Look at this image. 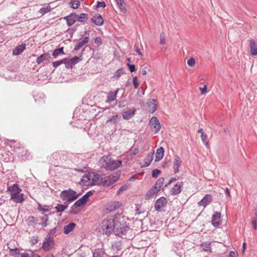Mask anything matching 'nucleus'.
<instances>
[{
	"label": "nucleus",
	"mask_w": 257,
	"mask_h": 257,
	"mask_svg": "<svg viewBox=\"0 0 257 257\" xmlns=\"http://www.w3.org/2000/svg\"><path fill=\"white\" fill-rule=\"evenodd\" d=\"M114 233L117 236H122L129 229L125 218L120 214H115L114 216Z\"/></svg>",
	"instance_id": "nucleus-1"
},
{
	"label": "nucleus",
	"mask_w": 257,
	"mask_h": 257,
	"mask_svg": "<svg viewBox=\"0 0 257 257\" xmlns=\"http://www.w3.org/2000/svg\"><path fill=\"white\" fill-rule=\"evenodd\" d=\"M8 190L10 192L11 199L15 203H22L25 201V195L21 193L22 189L18 184L9 187Z\"/></svg>",
	"instance_id": "nucleus-2"
},
{
	"label": "nucleus",
	"mask_w": 257,
	"mask_h": 257,
	"mask_svg": "<svg viewBox=\"0 0 257 257\" xmlns=\"http://www.w3.org/2000/svg\"><path fill=\"white\" fill-rule=\"evenodd\" d=\"M99 163L106 170H114L121 165V161L112 159L109 156H104L100 159Z\"/></svg>",
	"instance_id": "nucleus-3"
},
{
	"label": "nucleus",
	"mask_w": 257,
	"mask_h": 257,
	"mask_svg": "<svg viewBox=\"0 0 257 257\" xmlns=\"http://www.w3.org/2000/svg\"><path fill=\"white\" fill-rule=\"evenodd\" d=\"M115 224L113 218L104 219L101 224L100 232L102 234H108L114 231Z\"/></svg>",
	"instance_id": "nucleus-4"
},
{
	"label": "nucleus",
	"mask_w": 257,
	"mask_h": 257,
	"mask_svg": "<svg viewBox=\"0 0 257 257\" xmlns=\"http://www.w3.org/2000/svg\"><path fill=\"white\" fill-rule=\"evenodd\" d=\"M80 195V194L77 193L73 190L69 189L62 191L60 195V197L63 201L72 202L75 200Z\"/></svg>",
	"instance_id": "nucleus-5"
},
{
	"label": "nucleus",
	"mask_w": 257,
	"mask_h": 257,
	"mask_svg": "<svg viewBox=\"0 0 257 257\" xmlns=\"http://www.w3.org/2000/svg\"><path fill=\"white\" fill-rule=\"evenodd\" d=\"M164 178L161 177L157 180L154 186L150 189L147 193V196L152 195L157 193L161 189L164 182Z\"/></svg>",
	"instance_id": "nucleus-6"
},
{
	"label": "nucleus",
	"mask_w": 257,
	"mask_h": 257,
	"mask_svg": "<svg viewBox=\"0 0 257 257\" xmlns=\"http://www.w3.org/2000/svg\"><path fill=\"white\" fill-rule=\"evenodd\" d=\"M118 179V176L116 175H110L109 176H102L101 184L103 186H108L116 182Z\"/></svg>",
	"instance_id": "nucleus-7"
},
{
	"label": "nucleus",
	"mask_w": 257,
	"mask_h": 257,
	"mask_svg": "<svg viewBox=\"0 0 257 257\" xmlns=\"http://www.w3.org/2000/svg\"><path fill=\"white\" fill-rule=\"evenodd\" d=\"M167 204V200L164 197H161L157 199L155 202V208L158 211H161L166 207Z\"/></svg>",
	"instance_id": "nucleus-8"
},
{
	"label": "nucleus",
	"mask_w": 257,
	"mask_h": 257,
	"mask_svg": "<svg viewBox=\"0 0 257 257\" xmlns=\"http://www.w3.org/2000/svg\"><path fill=\"white\" fill-rule=\"evenodd\" d=\"M149 124L151 125L152 131L155 133H157L160 131L161 125L158 119L156 117H152L150 121Z\"/></svg>",
	"instance_id": "nucleus-9"
},
{
	"label": "nucleus",
	"mask_w": 257,
	"mask_h": 257,
	"mask_svg": "<svg viewBox=\"0 0 257 257\" xmlns=\"http://www.w3.org/2000/svg\"><path fill=\"white\" fill-rule=\"evenodd\" d=\"M54 246V240L49 237L46 238L43 243L42 248L45 251H48L51 249Z\"/></svg>",
	"instance_id": "nucleus-10"
},
{
	"label": "nucleus",
	"mask_w": 257,
	"mask_h": 257,
	"mask_svg": "<svg viewBox=\"0 0 257 257\" xmlns=\"http://www.w3.org/2000/svg\"><path fill=\"white\" fill-rule=\"evenodd\" d=\"M221 223V213L216 212L212 216L211 223L214 227H218Z\"/></svg>",
	"instance_id": "nucleus-11"
},
{
	"label": "nucleus",
	"mask_w": 257,
	"mask_h": 257,
	"mask_svg": "<svg viewBox=\"0 0 257 257\" xmlns=\"http://www.w3.org/2000/svg\"><path fill=\"white\" fill-rule=\"evenodd\" d=\"M122 205L120 202L114 201L107 204L106 210L112 212L119 208Z\"/></svg>",
	"instance_id": "nucleus-12"
},
{
	"label": "nucleus",
	"mask_w": 257,
	"mask_h": 257,
	"mask_svg": "<svg viewBox=\"0 0 257 257\" xmlns=\"http://www.w3.org/2000/svg\"><path fill=\"white\" fill-rule=\"evenodd\" d=\"M212 201V196L210 194H207L198 202V204L199 206H202L205 208L208 204L211 202Z\"/></svg>",
	"instance_id": "nucleus-13"
},
{
	"label": "nucleus",
	"mask_w": 257,
	"mask_h": 257,
	"mask_svg": "<svg viewBox=\"0 0 257 257\" xmlns=\"http://www.w3.org/2000/svg\"><path fill=\"white\" fill-rule=\"evenodd\" d=\"M91 176H93V173H88V174L84 175L81 180L82 184L84 186L92 185L91 183V178L92 177Z\"/></svg>",
	"instance_id": "nucleus-14"
},
{
	"label": "nucleus",
	"mask_w": 257,
	"mask_h": 257,
	"mask_svg": "<svg viewBox=\"0 0 257 257\" xmlns=\"http://www.w3.org/2000/svg\"><path fill=\"white\" fill-rule=\"evenodd\" d=\"M183 186V183L182 182L177 183L170 190L171 194L173 195L178 194L181 192Z\"/></svg>",
	"instance_id": "nucleus-15"
},
{
	"label": "nucleus",
	"mask_w": 257,
	"mask_h": 257,
	"mask_svg": "<svg viewBox=\"0 0 257 257\" xmlns=\"http://www.w3.org/2000/svg\"><path fill=\"white\" fill-rule=\"evenodd\" d=\"M64 19L66 21L69 26H72L77 21V15L75 13H72L69 16L64 17Z\"/></svg>",
	"instance_id": "nucleus-16"
},
{
	"label": "nucleus",
	"mask_w": 257,
	"mask_h": 257,
	"mask_svg": "<svg viewBox=\"0 0 257 257\" xmlns=\"http://www.w3.org/2000/svg\"><path fill=\"white\" fill-rule=\"evenodd\" d=\"M249 49L250 54L251 56L257 55V44L255 41L253 39H251L249 41Z\"/></svg>",
	"instance_id": "nucleus-17"
},
{
	"label": "nucleus",
	"mask_w": 257,
	"mask_h": 257,
	"mask_svg": "<svg viewBox=\"0 0 257 257\" xmlns=\"http://www.w3.org/2000/svg\"><path fill=\"white\" fill-rule=\"evenodd\" d=\"M147 105L148 106V110L151 113L155 112L157 108L156 100L154 99H149L147 102Z\"/></svg>",
	"instance_id": "nucleus-18"
},
{
	"label": "nucleus",
	"mask_w": 257,
	"mask_h": 257,
	"mask_svg": "<svg viewBox=\"0 0 257 257\" xmlns=\"http://www.w3.org/2000/svg\"><path fill=\"white\" fill-rule=\"evenodd\" d=\"M154 153V150H152L148 154L147 156L144 159V164L142 166V167H147L150 165L153 159Z\"/></svg>",
	"instance_id": "nucleus-19"
},
{
	"label": "nucleus",
	"mask_w": 257,
	"mask_h": 257,
	"mask_svg": "<svg viewBox=\"0 0 257 257\" xmlns=\"http://www.w3.org/2000/svg\"><path fill=\"white\" fill-rule=\"evenodd\" d=\"M51 59V56L49 53H45L38 57H37L36 59V62L38 64H41V63L44 62L45 61H49Z\"/></svg>",
	"instance_id": "nucleus-20"
},
{
	"label": "nucleus",
	"mask_w": 257,
	"mask_h": 257,
	"mask_svg": "<svg viewBox=\"0 0 257 257\" xmlns=\"http://www.w3.org/2000/svg\"><path fill=\"white\" fill-rule=\"evenodd\" d=\"M136 109L134 108L124 111L122 113V116L124 119H129L132 118L135 113Z\"/></svg>",
	"instance_id": "nucleus-21"
},
{
	"label": "nucleus",
	"mask_w": 257,
	"mask_h": 257,
	"mask_svg": "<svg viewBox=\"0 0 257 257\" xmlns=\"http://www.w3.org/2000/svg\"><path fill=\"white\" fill-rule=\"evenodd\" d=\"M182 164V161L179 156H176L174 158V163H173V169L174 170L175 173H177L179 172V168Z\"/></svg>",
	"instance_id": "nucleus-22"
},
{
	"label": "nucleus",
	"mask_w": 257,
	"mask_h": 257,
	"mask_svg": "<svg viewBox=\"0 0 257 257\" xmlns=\"http://www.w3.org/2000/svg\"><path fill=\"white\" fill-rule=\"evenodd\" d=\"M26 44H22L16 47L13 51V55L17 56L22 53L26 49Z\"/></svg>",
	"instance_id": "nucleus-23"
},
{
	"label": "nucleus",
	"mask_w": 257,
	"mask_h": 257,
	"mask_svg": "<svg viewBox=\"0 0 257 257\" xmlns=\"http://www.w3.org/2000/svg\"><path fill=\"white\" fill-rule=\"evenodd\" d=\"M89 42V38L88 37H85L83 39L80 40L78 43H77L74 47L75 50H78L82 47L85 45Z\"/></svg>",
	"instance_id": "nucleus-24"
},
{
	"label": "nucleus",
	"mask_w": 257,
	"mask_h": 257,
	"mask_svg": "<svg viewBox=\"0 0 257 257\" xmlns=\"http://www.w3.org/2000/svg\"><path fill=\"white\" fill-rule=\"evenodd\" d=\"M91 178V184L92 185H98L101 184L102 177L98 174H96L93 173V176H92Z\"/></svg>",
	"instance_id": "nucleus-25"
},
{
	"label": "nucleus",
	"mask_w": 257,
	"mask_h": 257,
	"mask_svg": "<svg viewBox=\"0 0 257 257\" xmlns=\"http://www.w3.org/2000/svg\"><path fill=\"white\" fill-rule=\"evenodd\" d=\"M164 155V149L163 147H160L157 150L155 155V162L160 161Z\"/></svg>",
	"instance_id": "nucleus-26"
},
{
	"label": "nucleus",
	"mask_w": 257,
	"mask_h": 257,
	"mask_svg": "<svg viewBox=\"0 0 257 257\" xmlns=\"http://www.w3.org/2000/svg\"><path fill=\"white\" fill-rule=\"evenodd\" d=\"M76 226V224L74 222L70 223L67 225H65L63 228L64 233L65 234H69L70 232L73 230Z\"/></svg>",
	"instance_id": "nucleus-27"
},
{
	"label": "nucleus",
	"mask_w": 257,
	"mask_h": 257,
	"mask_svg": "<svg viewBox=\"0 0 257 257\" xmlns=\"http://www.w3.org/2000/svg\"><path fill=\"white\" fill-rule=\"evenodd\" d=\"M106 254L103 248H97L93 252V257H105Z\"/></svg>",
	"instance_id": "nucleus-28"
},
{
	"label": "nucleus",
	"mask_w": 257,
	"mask_h": 257,
	"mask_svg": "<svg viewBox=\"0 0 257 257\" xmlns=\"http://www.w3.org/2000/svg\"><path fill=\"white\" fill-rule=\"evenodd\" d=\"M88 200V199L87 198V196L84 195L82 198L75 202L74 206L75 207H80L81 206L86 204Z\"/></svg>",
	"instance_id": "nucleus-29"
},
{
	"label": "nucleus",
	"mask_w": 257,
	"mask_h": 257,
	"mask_svg": "<svg viewBox=\"0 0 257 257\" xmlns=\"http://www.w3.org/2000/svg\"><path fill=\"white\" fill-rule=\"evenodd\" d=\"M92 21L97 26H101L103 23V20L100 15L95 16L92 18Z\"/></svg>",
	"instance_id": "nucleus-30"
},
{
	"label": "nucleus",
	"mask_w": 257,
	"mask_h": 257,
	"mask_svg": "<svg viewBox=\"0 0 257 257\" xmlns=\"http://www.w3.org/2000/svg\"><path fill=\"white\" fill-rule=\"evenodd\" d=\"M117 5L119 8L120 11L122 13H125L126 12L125 4L123 0H115Z\"/></svg>",
	"instance_id": "nucleus-31"
},
{
	"label": "nucleus",
	"mask_w": 257,
	"mask_h": 257,
	"mask_svg": "<svg viewBox=\"0 0 257 257\" xmlns=\"http://www.w3.org/2000/svg\"><path fill=\"white\" fill-rule=\"evenodd\" d=\"M118 92V90H116L114 92H110L109 93L107 100L106 102L107 103H110L112 101H114L116 97V94Z\"/></svg>",
	"instance_id": "nucleus-32"
},
{
	"label": "nucleus",
	"mask_w": 257,
	"mask_h": 257,
	"mask_svg": "<svg viewBox=\"0 0 257 257\" xmlns=\"http://www.w3.org/2000/svg\"><path fill=\"white\" fill-rule=\"evenodd\" d=\"M79 60V58L78 57L75 56L68 61L67 62V65L69 66L70 68H72L73 65L78 63Z\"/></svg>",
	"instance_id": "nucleus-33"
},
{
	"label": "nucleus",
	"mask_w": 257,
	"mask_h": 257,
	"mask_svg": "<svg viewBox=\"0 0 257 257\" xmlns=\"http://www.w3.org/2000/svg\"><path fill=\"white\" fill-rule=\"evenodd\" d=\"M64 47L55 49L52 53V56L55 58H57L59 55L65 54L64 52Z\"/></svg>",
	"instance_id": "nucleus-34"
},
{
	"label": "nucleus",
	"mask_w": 257,
	"mask_h": 257,
	"mask_svg": "<svg viewBox=\"0 0 257 257\" xmlns=\"http://www.w3.org/2000/svg\"><path fill=\"white\" fill-rule=\"evenodd\" d=\"M120 119V117L118 115H114L110 117V118L107 121V122H111L113 124H117Z\"/></svg>",
	"instance_id": "nucleus-35"
},
{
	"label": "nucleus",
	"mask_w": 257,
	"mask_h": 257,
	"mask_svg": "<svg viewBox=\"0 0 257 257\" xmlns=\"http://www.w3.org/2000/svg\"><path fill=\"white\" fill-rule=\"evenodd\" d=\"M139 153V149L136 147H132L128 152V155L131 157L136 156Z\"/></svg>",
	"instance_id": "nucleus-36"
},
{
	"label": "nucleus",
	"mask_w": 257,
	"mask_h": 257,
	"mask_svg": "<svg viewBox=\"0 0 257 257\" xmlns=\"http://www.w3.org/2000/svg\"><path fill=\"white\" fill-rule=\"evenodd\" d=\"M26 222L28 225H32L36 224L37 222L36 219L33 216L28 217L26 220Z\"/></svg>",
	"instance_id": "nucleus-37"
},
{
	"label": "nucleus",
	"mask_w": 257,
	"mask_h": 257,
	"mask_svg": "<svg viewBox=\"0 0 257 257\" xmlns=\"http://www.w3.org/2000/svg\"><path fill=\"white\" fill-rule=\"evenodd\" d=\"M51 11V8L49 6H48L46 7H44V8H42L40 9V10L39 11V12L41 14L43 15L48 12H50Z\"/></svg>",
	"instance_id": "nucleus-38"
},
{
	"label": "nucleus",
	"mask_w": 257,
	"mask_h": 257,
	"mask_svg": "<svg viewBox=\"0 0 257 257\" xmlns=\"http://www.w3.org/2000/svg\"><path fill=\"white\" fill-rule=\"evenodd\" d=\"M21 257H40V256L33 252L30 253L25 252L21 254Z\"/></svg>",
	"instance_id": "nucleus-39"
},
{
	"label": "nucleus",
	"mask_w": 257,
	"mask_h": 257,
	"mask_svg": "<svg viewBox=\"0 0 257 257\" xmlns=\"http://www.w3.org/2000/svg\"><path fill=\"white\" fill-rule=\"evenodd\" d=\"M68 205H63L62 204H58L55 208L57 209V212H62L67 208Z\"/></svg>",
	"instance_id": "nucleus-40"
},
{
	"label": "nucleus",
	"mask_w": 257,
	"mask_h": 257,
	"mask_svg": "<svg viewBox=\"0 0 257 257\" xmlns=\"http://www.w3.org/2000/svg\"><path fill=\"white\" fill-rule=\"evenodd\" d=\"M80 5V3L78 1H73L70 2L71 7L74 9H77Z\"/></svg>",
	"instance_id": "nucleus-41"
},
{
	"label": "nucleus",
	"mask_w": 257,
	"mask_h": 257,
	"mask_svg": "<svg viewBox=\"0 0 257 257\" xmlns=\"http://www.w3.org/2000/svg\"><path fill=\"white\" fill-rule=\"evenodd\" d=\"M196 61L194 58L190 57L187 60V64L190 67H193L195 66Z\"/></svg>",
	"instance_id": "nucleus-42"
},
{
	"label": "nucleus",
	"mask_w": 257,
	"mask_h": 257,
	"mask_svg": "<svg viewBox=\"0 0 257 257\" xmlns=\"http://www.w3.org/2000/svg\"><path fill=\"white\" fill-rule=\"evenodd\" d=\"M201 138L202 141L204 143L205 145L207 147H208L209 144H208V142L207 140V136L206 134H203L202 135H201Z\"/></svg>",
	"instance_id": "nucleus-43"
},
{
	"label": "nucleus",
	"mask_w": 257,
	"mask_h": 257,
	"mask_svg": "<svg viewBox=\"0 0 257 257\" xmlns=\"http://www.w3.org/2000/svg\"><path fill=\"white\" fill-rule=\"evenodd\" d=\"M77 18H78L77 21H78L79 22H83L85 20L87 19V15H86L85 14H81L79 16L77 15Z\"/></svg>",
	"instance_id": "nucleus-44"
},
{
	"label": "nucleus",
	"mask_w": 257,
	"mask_h": 257,
	"mask_svg": "<svg viewBox=\"0 0 257 257\" xmlns=\"http://www.w3.org/2000/svg\"><path fill=\"white\" fill-rule=\"evenodd\" d=\"M161 171L158 169H154L152 171V177L156 178L160 174Z\"/></svg>",
	"instance_id": "nucleus-45"
},
{
	"label": "nucleus",
	"mask_w": 257,
	"mask_h": 257,
	"mask_svg": "<svg viewBox=\"0 0 257 257\" xmlns=\"http://www.w3.org/2000/svg\"><path fill=\"white\" fill-rule=\"evenodd\" d=\"M148 71H150V70L147 66L144 65L142 67L141 73L143 75H146Z\"/></svg>",
	"instance_id": "nucleus-46"
},
{
	"label": "nucleus",
	"mask_w": 257,
	"mask_h": 257,
	"mask_svg": "<svg viewBox=\"0 0 257 257\" xmlns=\"http://www.w3.org/2000/svg\"><path fill=\"white\" fill-rule=\"evenodd\" d=\"M123 73V71L122 69H120L116 71L114 74V77L118 78Z\"/></svg>",
	"instance_id": "nucleus-47"
},
{
	"label": "nucleus",
	"mask_w": 257,
	"mask_h": 257,
	"mask_svg": "<svg viewBox=\"0 0 257 257\" xmlns=\"http://www.w3.org/2000/svg\"><path fill=\"white\" fill-rule=\"evenodd\" d=\"M160 44L162 45H165L166 44V38L165 37V34L164 33H161L160 35Z\"/></svg>",
	"instance_id": "nucleus-48"
},
{
	"label": "nucleus",
	"mask_w": 257,
	"mask_h": 257,
	"mask_svg": "<svg viewBox=\"0 0 257 257\" xmlns=\"http://www.w3.org/2000/svg\"><path fill=\"white\" fill-rule=\"evenodd\" d=\"M133 84H134V87L135 88H138L139 87V83L138 82V77L137 76H135L133 78Z\"/></svg>",
	"instance_id": "nucleus-49"
},
{
	"label": "nucleus",
	"mask_w": 257,
	"mask_h": 257,
	"mask_svg": "<svg viewBox=\"0 0 257 257\" xmlns=\"http://www.w3.org/2000/svg\"><path fill=\"white\" fill-rule=\"evenodd\" d=\"M251 224L253 228L256 230L257 229V216H256L254 218L252 219Z\"/></svg>",
	"instance_id": "nucleus-50"
},
{
	"label": "nucleus",
	"mask_w": 257,
	"mask_h": 257,
	"mask_svg": "<svg viewBox=\"0 0 257 257\" xmlns=\"http://www.w3.org/2000/svg\"><path fill=\"white\" fill-rule=\"evenodd\" d=\"M207 88V87L206 85H204L202 87H199V89L200 90L201 94L202 95H203V94H205L206 93Z\"/></svg>",
	"instance_id": "nucleus-51"
},
{
	"label": "nucleus",
	"mask_w": 257,
	"mask_h": 257,
	"mask_svg": "<svg viewBox=\"0 0 257 257\" xmlns=\"http://www.w3.org/2000/svg\"><path fill=\"white\" fill-rule=\"evenodd\" d=\"M47 220H48V217L46 215H45L43 218H42V225L43 227H46L47 225V224L46 222Z\"/></svg>",
	"instance_id": "nucleus-52"
},
{
	"label": "nucleus",
	"mask_w": 257,
	"mask_h": 257,
	"mask_svg": "<svg viewBox=\"0 0 257 257\" xmlns=\"http://www.w3.org/2000/svg\"><path fill=\"white\" fill-rule=\"evenodd\" d=\"M127 66L129 68L130 71L131 72H133L136 71V66L135 65L130 64L128 63L127 64Z\"/></svg>",
	"instance_id": "nucleus-53"
},
{
	"label": "nucleus",
	"mask_w": 257,
	"mask_h": 257,
	"mask_svg": "<svg viewBox=\"0 0 257 257\" xmlns=\"http://www.w3.org/2000/svg\"><path fill=\"white\" fill-rule=\"evenodd\" d=\"M106 7L105 4L103 2H98L97 4V8H105Z\"/></svg>",
	"instance_id": "nucleus-54"
},
{
	"label": "nucleus",
	"mask_w": 257,
	"mask_h": 257,
	"mask_svg": "<svg viewBox=\"0 0 257 257\" xmlns=\"http://www.w3.org/2000/svg\"><path fill=\"white\" fill-rule=\"evenodd\" d=\"M135 51L140 55L141 56V57H143V54L142 53V52L140 51L139 47L137 45H135Z\"/></svg>",
	"instance_id": "nucleus-55"
},
{
	"label": "nucleus",
	"mask_w": 257,
	"mask_h": 257,
	"mask_svg": "<svg viewBox=\"0 0 257 257\" xmlns=\"http://www.w3.org/2000/svg\"><path fill=\"white\" fill-rule=\"evenodd\" d=\"M61 62H60V61L54 62L53 63V65L54 67L57 68L58 66H59L61 64Z\"/></svg>",
	"instance_id": "nucleus-56"
},
{
	"label": "nucleus",
	"mask_w": 257,
	"mask_h": 257,
	"mask_svg": "<svg viewBox=\"0 0 257 257\" xmlns=\"http://www.w3.org/2000/svg\"><path fill=\"white\" fill-rule=\"evenodd\" d=\"M238 254L234 251H231L229 254V257H237Z\"/></svg>",
	"instance_id": "nucleus-57"
},
{
	"label": "nucleus",
	"mask_w": 257,
	"mask_h": 257,
	"mask_svg": "<svg viewBox=\"0 0 257 257\" xmlns=\"http://www.w3.org/2000/svg\"><path fill=\"white\" fill-rule=\"evenodd\" d=\"M126 189V187L124 186L121 187L119 190L117 191V194H120L121 192H122L123 191Z\"/></svg>",
	"instance_id": "nucleus-58"
},
{
	"label": "nucleus",
	"mask_w": 257,
	"mask_h": 257,
	"mask_svg": "<svg viewBox=\"0 0 257 257\" xmlns=\"http://www.w3.org/2000/svg\"><path fill=\"white\" fill-rule=\"evenodd\" d=\"M95 43L98 44H101V38L97 37L95 39Z\"/></svg>",
	"instance_id": "nucleus-59"
},
{
	"label": "nucleus",
	"mask_w": 257,
	"mask_h": 257,
	"mask_svg": "<svg viewBox=\"0 0 257 257\" xmlns=\"http://www.w3.org/2000/svg\"><path fill=\"white\" fill-rule=\"evenodd\" d=\"M141 213V212L140 211V209L137 207L135 210V214L136 215H140Z\"/></svg>",
	"instance_id": "nucleus-60"
},
{
	"label": "nucleus",
	"mask_w": 257,
	"mask_h": 257,
	"mask_svg": "<svg viewBox=\"0 0 257 257\" xmlns=\"http://www.w3.org/2000/svg\"><path fill=\"white\" fill-rule=\"evenodd\" d=\"M225 191L227 196L228 197H230V192H229V190L228 188H225Z\"/></svg>",
	"instance_id": "nucleus-61"
},
{
	"label": "nucleus",
	"mask_w": 257,
	"mask_h": 257,
	"mask_svg": "<svg viewBox=\"0 0 257 257\" xmlns=\"http://www.w3.org/2000/svg\"><path fill=\"white\" fill-rule=\"evenodd\" d=\"M60 62H61V64H63V63H64V64H67V59H66V58H64V59H62V60H60Z\"/></svg>",
	"instance_id": "nucleus-62"
},
{
	"label": "nucleus",
	"mask_w": 257,
	"mask_h": 257,
	"mask_svg": "<svg viewBox=\"0 0 257 257\" xmlns=\"http://www.w3.org/2000/svg\"><path fill=\"white\" fill-rule=\"evenodd\" d=\"M92 195V193L90 191L87 192L86 194H85L84 195H86L87 196V198L88 199V198L91 196Z\"/></svg>",
	"instance_id": "nucleus-63"
},
{
	"label": "nucleus",
	"mask_w": 257,
	"mask_h": 257,
	"mask_svg": "<svg viewBox=\"0 0 257 257\" xmlns=\"http://www.w3.org/2000/svg\"><path fill=\"white\" fill-rule=\"evenodd\" d=\"M176 179L175 178H171V179L169 180V182L168 183V184H167V185L171 184V183H172L173 182H174V181H176Z\"/></svg>",
	"instance_id": "nucleus-64"
}]
</instances>
